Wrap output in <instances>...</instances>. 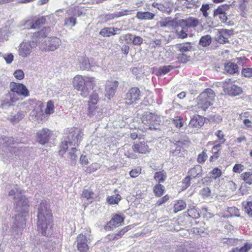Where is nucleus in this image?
<instances>
[{
  "label": "nucleus",
  "instance_id": "obj_1",
  "mask_svg": "<svg viewBox=\"0 0 252 252\" xmlns=\"http://www.w3.org/2000/svg\"><path fill=\"white\" fill-rule=\"evenodd\" d=\"M47 206L46 201L44 200L38 208L37 230L43 236L46 235L47 226L52 223L53 219L51 210Z\"/></svg>",
  "mask_w": 252,
  "mask_h": 252
},
{
  "label": "nucleus",
  "instance_id": "obj_2",
  "mask_svg": "<svg viewBox=\"0 0 252 252\" xmlns=\"http://www.w3.org/2000/svg\"><path fill=\"white\" fill-rule=\"evenodd\" d=\"M95 78L91 76L77 75L72 79L74 88L80 92V95L84 98L88 96L89 88L93 89L95 86Z\"/></svg>",
  "mask_w": 252,
  "mask_h": 252
},
{
  "label": "nucleus",
  "instance_id": "obj_3",
  "mask_svg": "<svg viewBox=\"0 0 252 252\" xmlns=\"http://www.w3.org/2000/svg\"><path fill=\"white\" fill-rule=\"evenodd\" d=\"M10 90L6 94L9 97L10 100L8 102L9 105L19 100V95L26 97L30 95V93L27 87L23 84L12 82L10 84Z\"/></svg>",
  "mask_w": 252,
  "mask_h": 252
},
{
  "label": "nucleus",
  "instance_id": "obj_4",
  "mask_svg": "<svg viewBox=\"0 0 252 252\" xmlns=\"http://www.w3.org/2000/svg\"><path fill=\"white\" fill-rule=\"evenodd\" d=\"M216 94L210 88L205 89L197 97V107L203 111H206L213 105Z\"/></svg>",
  "mask_w": 252,
  "mask_h": 252
},
{
  "label": "nucleus",
  "instance_id": "obj_5",
  "mask_svg": "<svg viewBox=\"0 0 252 252\" xmlns=\"http://www.w3.org/2000/svg\"><path fill=\"white\" fill-rule=\"evenodd\" d=\"M9 195L14 196V199L18 200L16 203L17 209L25 211L28 209L29 204L28 198L22 194L21 190L18 189H11L9 192Z\"/></svg>",
  "mask_w": 252,
  "mask_h": 252
},
{
  "label": "nucleus",
  "instance_id": "obj_6",
  "mask_svg": "<svg viewBox=\"0 0 252 252\" xmlns=\"http://www.w3.org/2000/svg\"><path fill=\"white\" fill-rule=\"evenodd\" d=\"M100 99L98 94L94 91L89 96L88 101V115L91 117L93 116L98 109L97 105Z\"/></svg>",
  "mask_w": 252,
  "mask_h": 252
},
{
  "label": "nucleus",
  "instance_id": "obj_7",
  "mask_svg": "<svg viewBox=\"0 0 252 252\" xmlns=\"http://www.w3.org/2000/svg\"><path fill=\"white\" fill-rule=\"evenodd\" d=\"M223 89L225 94L232 96L239 95L243 92L242 88L234 84V82L231 81L230 79L224 82Z\"/></svg>",
  "mask_w": 252,
  "mask_h": 252
},
{
  "label": "nucleus",
  "instance_id": "obj_8",
  "mask_svg": "<svg viewBox=\"0 0 252 252\" xmlns=\"http://www.w3.org/2000/svg\"><path fill=\"white\" fill-rule=\"evenodd\" d=\"M125 217L118 214H112L111 220L104 226V229L110 231L117 228L124 223Z\"/></svg>",
  "mask_w": 252,
  "mask_h": 252
},
{
  "label": "nucleus",
  "instance_id": "obj_9",
  "mask_svg": "<svg viewBox=\"0 0 252 252\" xmlns=\"http://www.w3.org/2000/svg\"><path fill=\"white\" fill-rule=\"evenodd\" d=\"M141 92L138 87L130 88L126 93L125 99L126 104L128 105L136 103L140 99Z\"/></svg>",
  "mask_w": 252,
  "mask_h": 252
},
{
  "label": "nucleus",
  "instance_id": "obj_10",
  "mask_svg": "<svg viewBox=\"0 0 252 252\" xmlns=\"http://www.w3.org/2000/svg\"><path fill=\"white\" fill-rule=\"evenodd\" d=\"M66 133L68 134L67 139L68 141H72L74 143H78L81 140L82 131L75 127L67 128L66 130Z\"/></svg>",
  "mask_w": 252,
  "mask_h": 252
},
{
  "label": "nucleus",
  "instance_id": "obj_11",
  "mask_svg": "<svg viewBox=\"0 0 252 252\" xmlns=\"http://www.w3.org/2000/svg\"><path fill=\"white\" fill-rule=\"evenodd\" d=\"M233 34V31L226 29H219L216 36V40L220 43L228 42V39Z\"/></svg>",
  "mask_w": 252,
  "mask_h": 252
},
{
  "label": "nucleus",
  "instance_id": "obj_12",
  "mask_svg": "<svg viewBox=\"0 0 252 252\" xmlns=\"http://www.w3.org/2000/svg\"><path fill=\"white\" fill-rule=\"evenodd\" d=\"M119 82L116 80H108L105 86V96L109 99L113 97L118 88Z\"/></svg>",
  "mask_w": 252,
  "mask_h": 252
},
{
  "label": "nucleus",
  "instance_id": "obj_13",
  "mask_svg": "<svg viewBox=\"0 0 252 252\" xmlns=\"http://www.w3.org/2000/svg\"><path fill=\"white\" fill-rule=\"evenodd\" d=\"M131 148L134 153L140 154H146L149 153L151 150L147 143L144 141L134 143Z\"/></svg>",
  "mask_w": 252,
  "mask_h": 252
},
{
  "label": "nucleus",
  "instance_id": "obj_14",
  "mask_svg": "<svg viewBox=\"0 0 252 252\" xmlns=\"http://www.w3.org/2000/svg\"><path fill=\"white\" fill-rule=\"evenodd\" d=\"M77 248L80 252H88L89 247L87 237L83 234H79L76 239Z\"/></svg>",
  "mask_w": 252,
  "mask_h": 252
},
{
  "label": "nucleus",
  "instance_id": "obj_15",
  "mask_svg": "<svg viewBox=\"0 0 252 252\" xmlns=\"http://www.w3.org/2000/svg\"><path fill=\"white\" fill-rule=\"evenodd\" d=\"M52 135V131L47 128H43L37 133V138L41 144L47 143Z\"/></svg>",
  "mask_w": 252,
  "mask_h": 252
},
{
  "label": "nucleus",
  "instance_id": "obj_16",
  "mask_svg": "<svg viewBox=\"0 0 252 252\" xmlns=\"http://www.w3.org/2000/svg\"><path fill=\"white\" fill-rule=\"evenodd\" d=\"M180 24L183 29L185 28H193L196 27L199 24L198 19L197 18L189 17L186 19H182L180 20Z\"/></svg>",
  "mask_w": 252,
  "mask_h": 252
},
{
  "label": "nucleus",
  "instance_id": "obj_17",
  "mask_svg": "<svg viewBox=\"0 0 252 252\" xmlns=\"http://www.w3.org/2000/svg\"><path fill=\"white\" fill-rule=\"evenodd\" d=\"M205 122L204 118L199 115H195L191 119L189 126L192 128H199L202 127Z\"/></svg>",
  "mask_w": 252,
  "mask_h": 252
},
{
  "label": "nucleus",
  "instance_id": "obj_18",
  "mask_svg": "<svg viewBox=\"0 0 252 252\" xmlns=\"http://www.w3.org/2000/svg\"><path fill=\"white\" fill-rule=\"evenodd\" d=\"M32 51V46L30 44L23 42L20 44L18 50L19 55L23 58H26L29 56Z\"/></svg>",
  "mask_w": 252,
  "mask_h": 252
},
{
  "label": "nucleus",
  "instance_id": "obj_19",
  "mask_svg": "<svg viewBox=\"0 0 252 252\" xmlns=\"http://www.w3.org/2000/svg\"><path fill=\"white\" fill-rule=\"evenodd\" d=\"M132 227V226L131 225H128L123 227L121 229L119 230L117 233L113 234L112 235L109 234L108 236H111V237L108 238L109 240L110 241H114L120 239L126 232L131 229Z\"/></svg>",
  "mask_w": 252,
  "mask_h": 252
},
{
  "label": "nucleus",
  "instance_id": "obj_20",
  "mask_svg": "<svg viewBox=\"0 0 252 252\" xmlns=\"http://www.w3.org/2000/svg\"><path fill=\"white\" fill-rule=\"evenodd\" d=\"M46 22V19L45 16L34 17L30 23L31 28L33 29H38L45 25Z\"/></svg>",
  "mask_w": 252,
  "mask_h": 252
},
{
  "label": "nucleus",
  "instance_id": "obj_21",
  "mask_svg": "<svg viewBox=\"0 0 252 252\" xmlns=\"http://www.w3.org/2000/svg\"><path fill=\"white\" fill-rule=\"evenodd\" d=\"M49 43L47 50L48 51H54L57 49L61 44V40L59 38L51 37L49 39Z\"/></svg>",
  "mask_w": 252,
  "mask_h": 252
},
{
  "label": "nucleus",
  "instance_id": "obj_22",
  "mask_svg": "<svg viewBox=\"0 0 252 252\" xmlns=\"http://www.w3.org/2000/svg\"><path fill=\"white\" fill-rule=\"evenodd\" d=\"M119 31H120V29L118 28L105 27L100 30L99 34L103 37H109L115 35L116 34V32Z\"/></svg>",
  "mask_w": 252,
  "mask_h": 252
},
{
  "label": "nucleus",
  "instance_id": "obj_23",
  "mask_svg": "<svg viewBox=\"0 0 252 252\" xmlns=\"http://www.w3.org/2000/svg\"><path fill=\"white\" fill-rule=\"evenodd\" d=\"M224 70L230 74H234L238 73V66L236 63L228 62L225 64Z\"/></svg>",
  "mask_w": 252,
  "mask_h": 252
},
{
  "label": "nucleus",
  "instance_id": "obj_24",
  "mask_svg": "<svg viewBox=\"0 0 252 252\" xmlns=\"http://www.w3.org/2000/svg\"><path fill=\"white\" fill-rule=\"evenodd\" d=\"M177 50L181 53H185L192 50V47L191 42H186L182 43H178L175 45Z\"/></svg>",
  "mask_w": 252,
  "mask_h": 252
},
{
  "label": "nucleus",
  "instance_id": "obj_25",
  "mask_svg": "<svg viewBox=\"0 0 252 252\" xmlns=\"http://www.w3.org/2000/svg\"><path fill=\"white\" fill-rule=\"evenodd\" d=\"M154 179L158 183H163L167 179L166 172L164 170L156 172L154 174Z\"/></svg>",
  "mask_w": 252,
  "mask_h": 252
},
{
  "label": "nucleus",
  "instance_id": "obj_26",
  "mask_svg": "<svg viewBox=\"0 0 252 252\" xmlns=\"http://www.w3.org/2000/svg\"><path fill=\"white\" fill-rule=\"evenodd\" d=\"M215 135L217 137L219 143L216 144L213 147V149H218L220 148L221 144H224L226 139L223 132L221 130H218L215 133Z\"/></svg>",
  "mask_w": 252,
  "mask_h": 252
},
{
  "label": "nucleus",
  "instance_id": "obj_27",
  "mask_svg": "<svg viewBox=\"0 0 252 252\" xmlns=\"http://www.w3.org/2000/svg\"><path fill=\"white\" fill-rule=\"evenodd\" d=\"M188 176L191 179L200 177L202 174V168L199 165H196L188 171Z\"/></svg>",
  "mask_w": 252,
  "mask_h": 252
},
{
  "label": "nucleus",
  "instance_id": "obj_28",
  "mask_svg": "<svg viewBox=\"0 0 252 252\" xmlns=\"http://www.w3.org/2000/svg\"><path fill=\"white\" fill-rule=\"evenodd\" d=\"M187 207L186 202L182 199H179L175 202L173 207V212L177 213L184 210Z\"/></svg>",
  "mask_w": 252,
  "mask_h": 252
},
{
  "label": "nucleus",
  "instance_id": "obj_29",
  "mask_svg": "<svg viewBox=\"0 0 252 252\" xmlns=\"http://www.w3.org/2000/svg\"><path fill=\"white\" fill-rule=\"evenodd\" d=\"M136 17L140 20H151L153 19L155 17V14L149 12H137L136 13Z\"/></svg>",
  "mask_w": 252,
  "mask_h": 252
},
{
  "label": "nucleus",
  "instance_id": "obj_30",
  "mask_svg": "<svg viewBox=\"0 0 252 252\" xmlns=\"http://www.w3.org/2000/svg\"><path fill=\"white\" fill-rule=\"evenodd\" d=\"M164 187L160 183H157L153 187V192L157 197H161L164 194Z\"/></svg>",
  "mask_w": 252,
  "mask_h": 252
},
{
  "label": "nucleus",
  "instance_id": "obj_31",
  "mask_svg": "<svg viewBox=\"0 0 252 252\" xmlns=\"http://www.w3.org/2000/svg\"><path fill=\"white\" fill-rule=\"evenodd\" d=\"M72 144V142L68 140H65L63 142L60 144V150L59 151V154L62 156H63L66 152L68 148V145H71Z\"/></svg>",
  "mask_w": 252,
  "mask_h": 252
},
{
  "label": "nucleus",
  "instance_id": "obj_32",
  "mask_svg": "<svg viewBox=\"0 0 252 252\" xmlns=\"http://www.w3.org/2000/svg\"><path fill=\"white\" fill-rule=\"evenodd\" d=\"M158 119L159 118H158L157 115L152 113L150 114L147 118H146L147 124L151 126V128H152V126H154L155 125L158 124Z\"/></svg>",
  "mask_w": 252,
  "mask_h": 252
},
{
  "label": "nucleus",
  "instance_id": "obj_33",
  "mask_svg": "<svg viewBox=\"0 0 252 252\" xmlns=\"http://www.w3.org/2000/svg\"><path fill=\"white\" fill-rule=\"evenodd\" d=\"M188 216L193 219H197L200 216L199 210L195 207H190L187 211Z\"/></svg>",
  "mask_w": 252,
  "mask_h": 252
},
{
  "label": "nucleus",
  "instance_id": "obj_34",
  "mask_svg": "<svg viewBox=\"0 0 252 252\" xmlns=\"http://www.w3.org/2000/svg\"><path fill=\"white\" fill-rule=\"evenodd\" d=\"M121 199L122 197L119 194L109 196L106 199L108 203L110 205L118 204Z\"/></svg>",
  "mask_w": 252,
  "mask_h": 252
},
{
  "label": "nucleus",
  "instance_id": "obj_35",
  "mask_svg": "<svg viewBox=\"0 0 252 252\" xmlns=\"http://www.w3.org/2000/svg\"><path fill=\"white\" fill-rule=\"evenodd\" d=\"M50 29L49 28L44 27L40 31L35 32L33 34V36L36 38H45L47 37Z\"/></svg>",
  "mask_w": 252,
  "mask_h": 252
},
{
  "label": "nucleus",
  "instance_id": "obj_36",
  "mask_svg": "<svg viewBox=\"0 0 252 252\" xmlns=\"http://www.w3.org/2000/svg\"><path fill=\"white\" fill-rule=\"evenodd\" d=\"M241 178L247 184H252V172H245L241 174Z\"/></svg>",
  "mask_w": 252,
  "mask_h": 252
},
{
  "label": "nucleus",
  "instance_id": "obj_37",
  "mask_svg": "<svg viewBox=\"0 0 252 252\" xmlns=\"http://www.w3.org/2000/svg\"><path fill=\"white\" fill-rule=\"evenodd\" d=\"M211 37L210 35H206L201 37L199 40V44L203 47L209 46L211 43Z\"/></svg>",
  "mask_w": 252,
  "mask_h": 252
},
{
  "label": "nucleus",
  "instance_id": "obj_38",
  "mask_svg": "<svg viewBox=\"0 0 252 252\" xmlns=\"http://www.w3.org/2000/svg\"><path fill=\"white\" fill-rule=\"evenodd\" d=\"M228 6L227 5H221L218 6V7L214 10V16H217V15L223 14L226 13V11L228 10Z\"/></svg>",
  "mask_w": 252,
  "mask_h": 252
},
{
  "label": "nucleus",
  "instance_id": "obj_39",
  "mask_svg": "<svg viewBox=\"0 0 252 252\" xmlns=\"http://www.w3.org/2000/svg\"><path fill=\"white\" fill-rule=\"evenodd\" d=\"M94 194V193L92 190L84 189L81 194V197L87 200H90L93 198Z\"/></svg>",
  "mask_w": 252,
  "mask_h": 252
},
{
  "label": "nucleus",
  "instance_id": "obj_40",
  "mask_svg": "<svg viewBox=\"0 0 252 252\" xmlns=\"http://www.w3.org/2000/svg\"><path fill=\"white\" fill-rule=\"evenodd\" d=\"M55 107L54 102L52 100H49L47 102L46 107L45 110V113L47 115H51L54 113Z\"/></svg>",
  "mask_w": 252,
  "mask_h": 252
},
{
  "label": "nucleus",
  "instance_id": "obj_41",
  "mask_svg": "<svg viewBox=\"0 0 252 252\" xmlns=\"http://www.w3.org/2000/svg\"><path fill=\"white\" fill-rule=\"evenodd\" d=\"M252 247L248 243H246L244 245L240 248L238 247L233 248L230 252H248Z\"/></svg>",
  "mask_w": 252,
  "mask_h": 252
},
{
  "label": "nucleus",
  "instance_id": "obj_42",
  "mask_svg": "<svg viewBox=\"0 0 252 252\" xmlns=\"http://www.w3.org/2000/svg\"><path fill=\"white\" fill-rule=\"evenodd\" d=\"M206 149H204L201 153L198 155L197 161L199 163H204L207 158V155L206 154Z\"/></svg>",
  "mask_w": 252,
  "mask_h": 252
},
{
  "label": "nucleus",
  "instance_id": "obj_43",
  "mask_svg": "<svg viewBox=\"0 0 252 252\" xmlns=\"http://www.w3.org/2000/svg\"><path fill=\"white\" fill-rule=\"evenodd\" d=\"M77 149L75 148H73L71 149V151L68 153V157L70 160L72 161L73 163L75 164L76 160L77 159V155L76 153Z\"/></svg>",
  "mask_w": 252,
  "mask_h": 252
},
{
  "label": "nucleus",
  "instance_id": "obj_44",
  "mask_svg": "<svg viewBox=\"0 0 252 252\" xmlns=\"http://www.w3.org/2000/svg\"><path fill=\"white\" fill-rule=\"evenodd\" d=\"M176 23V22H175L174 20L166 18L160 22V25L161 27H165L173 26H174V24Z\"/></svg>",
  "mask_w": 252,
  "mask_h": 252
},
{
  "label": "nucleus",
  "instance_id": "obj_45",
  "mask_svg": "<svg viewBox=\"0 0 252 252\" xmlns=\"http://www.w3.org/2000/svg\"><path fill=\"white\" fill-rule=\"evenodd\" d=\"M210 174L212 175V178L216 179L221 177L222 172L220 169L218 167H216L213 169L211 171Z\"/></svg>",
  "mask_w": 252,
  "mask_h": 252
},
{
  "label": "nucleus",
  "instance_id": "obj_46",
  "mask_svg": "<svg viewBox=\"0 0 252 252\" xmlns=\"http://www.w3.org/2000/svg\"><path fill=\"white\" fill-rule=\"evenodd\" d=\"M173 69L172 65L163 66L160 67L158 70L159 75L165 74L170 71L171 70Z\"/></svg>",
  "mask_w": 252,
  "mask_h": 252
},
{
  "label": "nucleus",
  "instance_id": "obj_47",
  "mask_svg": "<svg viewBox=\"0 0 252 252\" xmlns=\"http://www.w3.org/2000/svg\"><path fill=\"white\" fill-rule=\"evenodd\" d=\"M245 212L252 218V201H248L245 205Z\"/></svg>",
  "mask_w": 252,
  "mask_h": 252
},
{
  "label": "nucleus",
  "instance_id": "obj_48",
  "mask_svg": "<svg viewBox=\"0 0 252 252\" xmlns=\"http://www.w3.org/2000/svg\"><path fill=\"white\" fill-rule=\"evenodd\" d=\"M200 194L203 198H206L211 195V191L208 187H206L200 190Z\"/></svg>",
  "mask_w": 252,
  "mask_h": 252
},
{
  "label": "nucleus",
  "instance_id": "obj_49",
  "mask_svg": "<svg viewBox=\"0 0 252 252\" xmlns=\"http://www.w3.org/2000/svg\"><path fill=\"white\" fill-rule=\"evenodd\" d=\"M190 57L184 53L178 55L177 59L179 62L186 63L189 60Z\"/></svg>",
  "mask_w": 252,
  "mask_h": 252
},
{
  "label": "nucleus",
  "instance_id": "obj_50",
  "mask_svg": "<svg viewBox=\"0 0 252 252\" xmlns=\"http://www.w3.org/2000/svg\"><path fill=\"white\" fill-rule=\"evenodd\" d=\"M190 176H187L182 181V189L183 190L186 189L190 185Z\"/></svg>",
  "mask_w": 252,
  "mask_h": 252
},
{
  "label": "nucleus",
  "instance_id": "obj_51",
  "mask_svg": "<svg viewBox=\"0 0 252 252\" xmlns=\"http://www.w3.org/2000/svg\"><path fill=\"white\" fill-rule=\"evenodd\" d=\"M241 73L245 77L251 78L252 77V68H244L242 70Z\"/></svg>",
  "mask_w": 252,
  "mask_h": 252
},
{
  "label": "nucleus",
  "instance_id": "obj_52",
  "mask_svg": "<svg viewBox=\"0 0 252 252\" xmlns=\"http://www.w3.org/2000/svg\"><path fill=\"white\" fill-rule=\"evenodd\" d=\"M76 23V19L74 17L66 18L64 20V26H74Z\"/></svg>",
  "mask_w": 252,
  "mask_h": 252
},
{
  "label": "nucleus",
  "instance_id": "obj_53",
  "mask_svg": "<svg viewBox=\"0 0 252 252\" xmlns=\"http://www.w3.org/2000/svg\"><path fill=\"white\" fill-rule=\"evenodd\" d=\"M13 75L15 78L19 80H22L25 76V74L23 71L21 69H17L15 70Z\"/></svg>",
  "mask_w": 252,
  "mask_h": 252
},
{
  "label": "nucleus",
  "instance_id": "obj_54",
  "mask_svg": "<svg viewBox=\"0 0 252 252\" xmlns=\"http://www.w3.org/2000/svg\"><path fill=\"white\" fill-rule=\"evenodd\" d=\"M131 12V11L129 10H127V9L123 10L121 11L115 12V17H118V18L120 17L125 16H126L129 14H130Z\"/></svg>",
  "mask_w": 252,
  "mask_h": 252
},
{
  "label": "nucleus",
  "instance_id": "obj_55",
  "mask_svg": "<svg viewBox=\"0 0 252 252\" xmlns=\"http://www.w3.org/2000/svg\"><path fill=\"white\" fill-rule=\"evenodd\" d=\"M141 173V168L140 167H138L136 168H134L132 169L129 172V175L132 178H136L139 176Z\"/></svg>",
  "mask_w": 252,
  "mask_h": 252
},
{
  "label": "nucleus",
  "instance_id": "obj_56",
  "mask_svg": "<svg viewBox=\"0 0 252 252\" xmlns=\"http://www.w3.org/2000/svg\"><path fill=\"white\" fill-rule=\"evenodd\" d=\"M244 165L241 164H235L233 167V172L236 173H240L244 170Z\"/></svg>",
  "mask_w": 252,
  "mask_h": 252
},
{
  "label": "nucleus",
  "instance_id": "obj_57",
  "mask_svg": "<svg viewBox=\"0 0 252 252\" xmlns=\"http://www.w3.org/2000/svg\"><path fill=\"white\" fill-rule=\"evenodd\" d=\"M210 6L208 4H203L201 7L200 11L202 12L203 15L205 17H207L209 13L207 11L209 9Z\"/></svg>",
  "mask_w": 252,
  "mask_h": 252
},
{
  "label": "nucleus",
  "instance_id": "obj_58",
  "mask_svg": "<svg viewBox=\"0 0 252 252\" xmlns=\"http://www.w3.org/2000/svg\"><path fill=\"white\" fill-rule=\"evenodd\" d=\"M169 195L168 194H166V195H164L163 197H162V198L158 199L157 201V202L156 203V205L157 206H159L161 205L162 204L167 202L169 200Z\"/></svg>",
  "mask_w": 252,
  "mask_h": 252
},
{
  "label": "nucleus",
  "instance_id": "obj_59",
  "mask_svg": "<svg viewBox=\"0 0 252 252\" xmlns=\"http://www.w3.org/2000/svg\"><path fill=\"white\" fill-rule=\"evenodd\" d=\"M143 38L139 36H134L132 40V44L134 45H140L143 43Z\"/></svg>",
  "mask_w": 252,
  "mask_h": 252
},
{
  "label": "nucleus",
  "instance_id": "obj_60",
  "mask_svg": "<svg viewBox=\"0 0 252 252\" xmlns=\"http://www.w3.org/2000/svg\"><path fill=\"white\" fill-rule=\"evenodd\" d=\"M3 58L7 63H11L14 59L13 55L11 53L5 54Z\"/></svg>",
  "mask_w": 252,
  "mask_h": 252
},
{
  "label": "nucleus",
  "instance_id": "obj_61",
  "mask_svg": "<svg viewBox=\"0 0 252 252\" xmlns=\"http://www.w3.org/2000/svg\"><path fill=\"white\" fill-rule=\"evenodd\" d=\"M177 36L179 38L184 39L188 37V34L187 32L185 31L183 29L181 31L177 32Z\"/></svg>",
  "mask_w": 252,
  "mask_h": 252
},
{
  "label": "nucleus",
  "instance_id": "obj_62",
  "mask_svg": "<svg viewBox=\"0 0 252 252\" xmlns=\"http://www.w3.org/2000/svg\"><path fill=\"white\" fill-rule=\"evenodd\" d=\"M172 122L177 128H181L183 126L182 119H173Z\"/></svg>",
  "mask_w": 252,
  "mask_h": 252
},
{
  "label": "nucleus",
  "instance_id": "obj_63",
  "mask_svg": "<svg viewBox=\"0 0 252 252\" xmlns=\"http://www.w3.org/2000/svg\"><path fill=\"white\" fill-rule=\"evenodd\" d=\"M82 66L81 67L82 69H85L90 67L89 60L88 58H85L84 61L81 63Z\"/></svg>",
  "mask_w": 252,
  "mask_h": 252
},
{
  "label": "nucleus",
  "instance_id": "obj_64",
  "mask_svg": "<svg viewBox=\"0 0 252 252\" xmlns=\"http://www.w3.org/2000/svg\"><path fill=\"white\" fill-rule=\"evenodd\" d=\"M80 162L82 165H86L88 163V160L86 155H82L81 156Z\"/></svg>",
  "mask_w": 252,
  "mask_h": 252
}]
</instances>
